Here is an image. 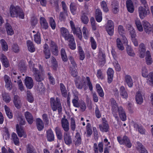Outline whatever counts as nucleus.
I'll use <instances>...</instances> for the list:
<instances>
[{
  "label": "nucleus",
  "mask_w": 153,
  "mask_h": 153,
  "mask_svg": "<svg viewBox=\"0 0 153 153\" xmlns=\"http://www.w3.org/2000/svg\"><path fill=\"white\" fill-rule=\"evenodd\" d=\"M10 12L11 16L12 17H17L24 19V14L22 10L19 7L11 6Z\"/></svg>",
  "instance_id": "20e7f679"
},
{
  "label": "nucleus",
  "mask_w": 153,
  "mask_h": 153,
  "mask_svg": "<svg viewBox=\"0 0 153 153\" xmlns=\"http://www.w3.org/2000/svg\"><path fill=\"white\" fill-rule=\"evenodd\" d=\"M87 14V12H85L84 11H82L80 19L82 22L85 24H87L89 21L88 18L86 16V14Z\"/></svg>",
  "instance_id": "b1692460"
},
{
  "label": "nucleus",
  "mask_w": 153,
  "mask_h": 153,
  "mask_svg": "<svg viewBox=\"0 0 153 153\" xmlns=\"http://www.w3.org/2000/svg\"><path fill=\"white\" fill-rule=\"evenodd\" d=\"M95 18L96 21L99 22H101L102 19V13L101 10L99 9L96 10Z\"/></svg>",
  "instance_id": "7c9ffc66"
},
{
  "label": "nucleus",
  "mask_w": 153,
  "mask_h": 153,
  "mask_svg": "<svg viewBox=\"0 0 153 153\" xmlns=\"http://www.w3.org/2000/svg\"><path fill=\"white\" fill-rule=\"evenodd\" d=\"M13 102L15 107L19 109L21 108L22 103L20 98L18 95L14 96Z\"/></svg>",
  "instance_id": "393cba45"
},
{
  "label": "nucleus",
  "mask_w": 153,
  "mask_h": 153,
  "mask_svg": "<svg viewBox=\"0 0 153 153\" xmlns=\"http://www.w3.org/2000/svg\"><path fill=\"white\" fill-rule=\"evenodd\" d=\"M99 126L100 130L102 132H106L108 131L109 126L108 123H102V124L100 125Z\"/></svg>",
  "instance_id": "a878e982"
},
{
  "label": "nucleus",
  "mask_w": 153,
  "mask_h": 153,
  "mask_svg": "<svg viewBox=\"0 0 153 153\" xmlns=\"http://www.w3.org/2000/svg\"><path fill=\"white\" fill-rule=\"evenodd\" d=\"M146 62L148 65H150L152 62V59L149 51H147L146 52Z\"/></svg>",
  "instance_id": "58836bf2"
},
{
  "label": "nucleus",
  "mask_w": 153,
  "mask_h": 153,
  "mask_svg": "<svg viewBox=\"0 0 153 153\" xmlns=\"http://www.w3.org/2000/svg\"><path fill=\"white\" fill-rule=\"evenodd\" d=\"M51 62L53 69L56 70L58 67V64L56 59L53 56L51 57Z\"/></svg>",
  "instance_id": "603ef678"
},
{
  "label": "nucleus",
  "mask_w": 153,
  "mask_h": 153,
  "mask_svg": "<svg viewBox=\"0 0 153 153\" xmlns=\"http://www.w3.org/2000/svg\"><path fill=\"white\" fill-rule=\"evenodd\" d=\"M116 43L117 47L119 50H124V47L120 39L119 38L117 39Z\"/></svg>",
  "instance_id": "864d4df0"
},
{
  "label": "nucleus",
  "mask_w": 153,
  "mask_h": 153,
  "mask_svg": "<svg viewBox=\"0 0 153 153\" xmlns=\"http://www.w3.org/2000/svg\"><path fill=\"white\" fill-rule=\"evenodd\" d=\"M50 102L51 107L53 111H56L57 110L59 114L62 112V108L60 99L56 97L55 99L54 97L50 98Z\"/></svg>",
  "instance_id": "7ed1b4c3"
},
{
  "label": "nucleus",
  "mask_w": 153,
  "mask_h": 153,
  "mask_svg": "<svg viewBox=\"0 0 153 153\" xmlns=\"http://www.w3.org/2000/svg\"><path fill=\"white\" fill-rule=\"evenodd\" d=\"M70 23L72 31L74 34H76L79 39L81 40L82 38V32L80 28L77 27H75L74 22L72 21H70Z\"/></svg>",
  "instance_id": "6e6552de"
},
{
  "label": "nucleus",
  "mask_w": 153,
  "mask_h": 153,
  "mask_svg": "<svg viewBox=\"0 0 153 153\" xmlns=\"http://www.w3.org/2000/svg\"><path fill=\"white\" fill-rule=\"evenodd\" d=\"M60 31L61 35L64 39L70 34L68 30L64 27H61Z\"/></svg>",
  "instance_id": "c9c22d12"
},
{
  "label": "nucleus",
  "mask_w": 153,
  "mask_h": 153,
  "mask_svg": "<svg viewBox=\"0 0 153 153\" xmlns=\"http://www.w3.org/2000/svg\"><path fill=\"white\" fill-rule=\"evenodd\" d=\"M4 80L5 82V87L7 89L10 90L12 87V83L10 77L5 75L4 77Z\"/></svg>",
  "instance_id": "f3484780"
},
{
  "label": "nucleus",
  "mask_w": 153,
  "mask_h": 153,
  "mask_svg": "<svg viewBox=\"0 0 153 153\" xmlns=\"http://www.w3.org/2000/svg\"><path fill=\"white\" fill-rule=\"evenodd\" d=\"M101 5L104 12H107L108 11L106 3L105 1H102L101 3Z\"/></svg>",
  "instance_id": "69168bd1"
},
{
  "label": "nucleus",
  "mask_w": 153,
  "mask_h": 153,
  "mask_svg": "<svg viewBox=\"0 0 153 153\" xmlns=\"http://www.w3.org/2000/svg\"><path fill=\"white\" fill-rule=\"evenodd\" d=\"M4 108L7 116L9 118L11 119L13 117V114L10 109L6 105L4 106Z\"/></svg>",
  "instance_id": "8fccbe9b"
},
{
  "label": "nucleus",
  "mask_w": 153,
  "mask_h": 153,
  "mask_svg": "<svg viewBox=\"0 0 153 153\" xmlns=\"http://www.w3.org/2000/svg\"><path fill=\"white\" fill-rule=\"evenodd\" d=\"M11 138L14 144L16 145L19 146V141L17 134L15 133H13Z\"/></svg>",
  "instance_id": "37998d69"
},
{
  "label": "nucleus",
  "mask_w": 153,
  "mask_h": 153,
  "mask_svg": "<svg viewBox=\"0 0 153 153\" xmlns=\"http://www.w3.org/2000/svg\"><path fill=\"white\" fill-rule=\"evenodd\" d=\"M34 40L38 44H40L41 42L40 34L39 32L34 35Z\"/></svg>",
  "instance_id": "de8ad7c7"
},
{
  "label": "nucleus",
  "mask_w": 153,
  "mask_h": 153,
  "mask_svg": "<svg viewBox=\"0 0 153 153\" xmlns=\"http://www.w3.org/2000/svg\"><path fill=\"white\" fill-rule=\"evenodd\" d=\"M138 11L139 16L141 19H143L150 13L148 6L146 7L142 6L139 7L138 8Z\"/></svg>",
  "instance_id": "423d86ee"
},
{
  "label": "nucleus",
  "mask_w": 153,
  "mask_h": 153,
  "mask_svg": "<svg viewBox=\"0 0 153 153\" xmlns=\"http://www.w3.org/2000/svg\"><path fill=\"white\" fill-rule=\"evenodd\" d=\"M25 82L27 88L31 89L33 86V82L32 78L30 77L27 76L25 79Z\"/></svg>",
  "instance_id": "6ab92c4d"
},
{
  "label": "nucleus",
  "mask_w": 153,
  "mask_h": 153,
  "mask_svg": "<svg viewBox=\"0 0 153 153\" xmlns=\"http://www.w3.org/2000/svg\"><path fill=\"white\" fill-rule=\"evenodd\" d=\"M70 127L71 130L74 131L75 130L76 128V125L74 118L71 117V118Z\"/></svg>",
  "instance_id": "6e6d98bb"
},
{
  "label": "nucleus",
  "mask_w": 153,
  "mask_h": 153,
  "mask_svg": "<svg viewBox=\"0 0 153 153\" xmlns=\"http://www.w3.org/2000/svg\"><path fill=\"white\" fill-rule=\"evenodd\" d=\"M0 43L3 51H7L8 50V46L5 40L3 39H1L0 40Z\"/></svg>",
  "instance_id": "a18cd8bd"
},
{
  "label": "nucleus",
  "mask_w": 153,
  "mask_h": 153,
  "mask_svg": "<svg viewBox=\"0 0 153 153\" xmlns=\"http://www.w3.org/2000/svg\"><path fill=\"white\" fill-rule=\"evenodd\" d=\"M27 99L28 101L30 102H33L34 99L32 94L29 91H27Z\"/></svg>",
  "instance_id": "bf43d9fd"
},
{
  "label": "nucleus",
  "mask_w": 153,
  "mask_h": 153,
  "mask_svg": "<svg viewBox=\"0 0 153 153\" xmlns=\"http://www.w3.org/2000/svg\"><path fill=\"white\" fill-rule=\"evenodd\" d=\"M81 136L79 132H77L74 137V142L76 146H79L81 143Z\"/></svg>",
  "instance_id": "aec40b11"
},
{
  "label": "nucleus",
  "mask_w": 153,
  "mask_h": 153,
  "mask_svg": "<svg viewBox=\"0 0 153 153\" xmlns=\"http://www.w3.org/2000/svg\"><path fill=\"white\" fill-rule=\"evenodd\" d=\"M17 119L19 122L20 125H23L25 124L26 122L25 120L23 117L22 115H19L17 117Z\"/></svg>",
  "instance_id": "5fc2aeb1"
},
{
  "label": "nucleus",
  "mask_w": 153,
  "mask_h": 153,
  "mask_svg": "<svg viewBox=\"0 0 153 153\" xmlns=\"http://www.w3.org/2000/svg\"><path fill=\"white\" fill-rule=\"evenodd\" d=\"M61 126L65 132H68L69 130V123L67 119L62 118L61 120Z\"/></svg>",
  "instance_id": "ddd939ff"
},
{
  "label": "nucleus",
  "mask_w": 153,
  "mask_h": 153,
  "mask_svg": "<svg viewBox=\"0 0 153 153\" xmlns=\"http://www.w3.org/2000/svg\"><path fill=\"white\" fill-rule=\"evenodd\" d=\"M112 10L114 14L117 13L119 11V3L117 1L114 0L112 2Z\"/></svg>",
  "instance_id": "a211bd4d"
},
{
  "label": "nucleus",
  "mask_w": 153,
  "mask_h": 153,
  "mask_svg": "<svg viewBox=\"0 0 153 153\" xmlns=\"http://www.w3.org/2000/svg\"><path fill=\"white\" fill-rule=\"evenodd\" d=\"M25 117L29 124H32L33 122V118L31 113L28 111H26L25 113Z\"/></svg>",
  "instance_id": "bb28decb"
},
{
  "label": "nucleus",
  "mask_w": 153,
  "mask_h": 153,
  "mask_svg": "<svg viewBox=\"0 0 153 153\" xmlns=\"http://www.w3.org/2000/svg\"><path fill=\"white\" fill-rule=\"evenodd\" d=\"M139 50L141 54L140 57L143 58L144 56V53L146 51V49L144 44L142 43L139 45Z\"/></svg>",
  "instance_id": "79ce46f5"
},
{
  "label": "nucleus",
  "mask_w": 153,
  "mask_h": 153,
  "mask_svg": "<svg viewBox=\"0 0 153 153\" xmlns=\"http://www.w3.org/2000/svg\"><path fill=\"white\" fill-rule=\"evenodd\" d=\"M27 44L28 50L29 51L31 52H33L35 51V48L33 42L31 41L27 40Z\"/></svg>",
  "instance_id": "f704fd0d"
},
{
  "label": "nucleus",
  "mask_w": 153,
  "mask_h": 153,
  "mask_svg": "<svg viewBox=\"0 0 153 153\" xmlns=\"http://www.w3.org/2000/svg\"><path fill=\"white\" fill-rule=\"evenodd\" d=\"M110 102L111 112L113 116L117 120L118 119L119 116L122 121H125L126 120V116L123 107L118 106L116 101L113 98L111 99Z\"/></svg>",
  "instance_id": "f257e3e1"
},
{
  "label": "nucleus",
  "mask_w": 153,
  "mask_h": 153,
  "mask_svg": "<svg viewBox=\"0 0 153 153\" xmlns=\"http://www.w3.org/2000/svg\"><path fill=\"white\" fill-rule=\"evenodd\" d=\"M60 90L62 95L65 97L67 96V91L65 85L62 83L60 84Z\"/></svg>",
  "instance_id": "e433bc0d"
},
{
  "label": "nucleus",
  "mask_w": 153,
  "mask_h": 153,
  "mask_svg": "<svg viewBox=\"0 0 153 153\" xmlns=\"http://www.w3.org/2000/svg\"><path fill=\"white\" fill-rule=\"evenodd\" d=\"M124 81L128 86L131 88L133 85V82L131 77L129 75H126L124 76Z\"/></svg>",
  "instance_id": "412c9836"
},
{
  "label": "nucleus",
  "mask_w": 153,
  "mask_h": 153,
  "mask_svg": "<svg viewBox=\"0 0 153 153\" xmlns=\"http://www.w3.org/2000/svg\"><path fill=\"white\" fill-rule=\"evenodd\" d=\"M1 59L3 65L5 68L8 67L10 64L7 57L4 54H2L1 56Z\"/></svg>",
  "instance_id": "c756f323"
},
{
  "label": "nucleus",
  "mask_w": 153,
  "mask_h": 153,
  "mask_svg": "<svg viewBox=\"0 0 153 153\" xmlns=\"http://www.w3.org/2000/svg\"><path fill=\"white\" fill-rule=\"evenodd\" d=\"M97 91L100 97H102L104 96V93L102 87L99 84H97L96 86Z\"/></svg>",
  "instance_id": "ea45409f"
},
{
  "label": "nucleus",
  "mask_w": 153,
  "mask_h": 153,
  "mask_svg": "<svg viewBox=\"0 0 153 153\" xmlns=\"http://www.w3.org/2000/svg\"><path fill=\"white\" fill-rule=\"evenodd\" d=\"M6 29L7 34L11 36L14 34V31L12 26L9 24L6 25Z\"/></svg>",
  "instance_id": "49530a36"
},
{
  "label": "nucleus",
  "mask_w": 153,
  "mask_h": 153,
  "mask_svg": "<svg viewBox=\"0 0 153 153\" xmlns=\"http://www.w3.org/2000/svg\"><path fill=\"white\" fill-rule=\"evenodd\" d=\"M135 99L137 103L139 104H141L143 102L142 95L140 91L137 92L136 94Z\"/></svg>",
  "instance_id": "473e14b6"
},
{
  "label": "nucleus",
  "mask_w": 153,
  "mask_h": 153,
  "mask_svg": "<svg viewBox=\"0 0 153 153\" xmlns=\"http://www.w3.org/2000/svg\"><path fill=\"white\" fill-rule=\"evenodd\" d=\"M143 25L146 33H150L152 30V25H151L148 22L144 20L143 22Z\"/></svg>",
  "instance_id": "9d476101"
},
{
  "label": "nucleus",
  "mask_w": 153,
  "mask_h": 153,
  "mask_svg": "<svg viewBox=\"0 0 153 153\" xmlns=\"http://www.w3.org/2000/svg\"><path fill=\"white\" fill-rule=\"evenodd\" d=\"M120 95L123 98L126 99L128 98V93L124 86H121L120 87Z\"/></svg>",
  "instance_id": "cd10ccee"
},
{
  "label": "nucleus",
  "mask_w": 153,
  "mask_h": 153,
  "mask_svg": "<svg viewBox=\"0 0 153 153\" xmlns=\"http://www.w3.org/2000/svg\"><path fill=\"white\" fill-rule=\"evenodd\" d=\"M86 130L87 137L90 136L92 134V131L91 124L89 123H87L86 126Z\"/></svg>",
  "instance_id": "4d7b16f0"
},
{
  "label": "nucleus",
  "mask_w": 153,
  "mask_h": 153,
  "mask_svg": "<svg viewBox=\"0 0 153 153\" xmlns=\"http://www.w3.org/2000/svg\"><path fill=\"white\" fill-rule=\"evenodd\" d=\"M64 140L65 143L70 146L72 143V137L68 132H64L63 134Z\"/></svg>",
  "instance_id": "9b49d317"
},
{
  "label": "nucleus",
  "mask_w": 153,
  "mask_h": 153,
  "mask_svg": "<svg viewBox=\"0 0 153 153\" xmlns=\"http://www.w3.org/2000/svg\"><path fill=\"white\" fill-rule=\"evenodd\" d=\"M64 39L65 40L67 41L69 43L75 41L74 36L72 34H70Z\"/></svg>",
  "instance_id": "0e129e2a"
},
{
  "label": "nucleus",
  "mask_w": 153,
  "mask_h": 153,
  "mask_svg": "<svg viewBox=\"0 0 153 153\" xmlns=\"http://www.w3.org/2000/svg\"><path fill=\"white\" fill-rule=\"evenodd\" d=\"M27 153H37L35 149L31 144H28L26 146Z\"/></svg>",
  "instance_id": "4c0bfd02"
},
{
  "label": "nucleus",
  "mask_w": 153,
  "mask_h": 153,
  "mask_svg": "<svg viewBox=\"0 0 153 153\" xmlns=\"http://www.w3.org/2000/svg\"><path fill=\"white\" fill-rule=\"evenodd\" d=\"M79 98L78 95L75 94H74V98L72 100L74 106L76 107H79L80 103L79 102Z\"/></svg>",
  "instance_id": "2f4dec72"
},
{
  "label": "nucleus",
  "mask_w": 153,
  "mask_h": 153,
  "mask_svg": "<svg viewBox=\"0 0 153 153\" xmlns=\"http://www.w3.org/2000/svg\"><path fill=\"white\" fill-rule=\"evenodd\" d=\"M126 7L128 12L133 13L134 10V6L131 0H126Z\"/></svg>",
  "instance_id": "dca6fc26"
},
{
  "label": "nucleus",
  "mask_w": 153,
  "mask_h": 153,
  "mask_svg": "<svg viewBox=\"0 0 153 153\" xmlns=\"http://www.w3.org/2000/svg\"><path fill=\"white\" fill-rule=\"evenodd\" d=\"M145 147L144 146L142 145V144L139 142H137V145H136V148L137 149L139 152L142 150Z\"/></svg>",
  "instance_id": "e2e57ef3"
},
{
  "label": "nucleus",
  "mask_w": 153,
  "mask_h": 153,
  "mask_svg": "<svg viewBox=\"0 0 153 153\" xmlns=\"http://www.w3.org/2000/svg\"><path fill=\"white\" fill-rule=\"evenodd\" d=\"M117 139L120 144L125 145L128 148L131 147L132 144L131 141L129 138L126 135H124L123 137L118 136L117 137Z\"/></svg>",
  "instance_id": "0eeeda50"
},
{
  "label": "nucleus",
  "mask_w": 153,
  "mask_h": 153,
  "mask_svg": "<svg viewBox=\"0 0 153 153\" xmlns=\"http://www.w3.org/2000/svg\"><path fill=\"white\" fill-rule=\"evenodd\" d=\"M43 53L44 57L46 59H49L51 56V53L50 50L49 49L48 45L45 44L43 45Z\"/></svg>",
  "instance_id": "f8f14e48"
},
{
  "label": "nucleus",
  "mask_w": 153,
  "mask_h": 153,
  "mask_svg": "<svg viewBox=\"0 0 153 153\" xmlns=\"http://www.w3.org/2000/svg\"><path fill=\"white\" fill-rule=\"evenodd\" d=\"M46 138L47 140L49 142H51L54 140V136L53 131L51 129L47 131Z\"/></svg>",
  "instance_id": "4be33fe9"
},
{
  "label": "nucleus",
  "mask_w": 153,
  "mask_h": 153,
  "mask_svg": "<svg viewBox=\"0 0 153 153\" xmlns=\"http://www.w3.org/2000/svg\"><path fill=\"white\" fill-rule=\"evenodd\" d=\"M16 128L17 133L19 137H22L23 136L25 138L26 137L27 135L22 126H19L18 124H17Z\"/></svg>",
  "instance_id": "2eb2a0df"
},
{
  "label": "nucleus",
  "mask_w": 153,
  "mask_h": 153,
  "mask_svg": "<svg viewBox=\"0 0 153 153\" xmlns=\"http://www.w3.org/2000/svg\"><path fill=\"white\" fill-rule=\"evenodd\" d=\"M104 142L105 143V146H106L104 149V153H109V149L111 146H108L110 144V142L106 138L104 139Z\"/></svg>",
  "instance_id": "c03bdc74"
},
{
  "label": "nucleus",
  "mask_w": 153,
  "mask_h": 153,
  "mask_svg": "<svg viewBox=\"0 0 153 153\" xmlns=\"http://www.w3.org/2000/svg\"><path fill=\"white\" fill-rule=\"evenodd\" d=\"M3 100L6 103H9L11 101L10 96L8 93L3 92L2 94Z\"/></svg>",
  "instance_id": "72a5a7b5"
},
{
  "label": "nucleus",
  "mask_w": 153,
  "mask_h": 153,
  "mask_svg": "<svg viewBox=\"0 0 153 153\" xmlns=\"http://www.w3.org/2000/svg\"><path fill=\"white\" fill-rule=\"evenodd\" d=\"M90 42L92 48L93 49H95L97 48V43L94 38L92 37H91Z\"/></svg>",
  "instance_id": "338daca9"
},
{
  "label": "nucleus",
  "mask_w": 153,
  "mask_h": 153,
  "mask_svg": "<svg viewBox=\"0 0 153 153\" xmlns=\"http://www.w3.org/2000/svg\"><path fill=\"white\" fill-rule=\"evenodd\" d=\"M55 131L57 139L59 140H62V134L60 128L58 127H56L55 129Z\"/></svg>",
  "instance_id": "a19ab883"
},
{
  "label": "nucleus",
  "mask_w": 153,
  "mask_h": 153,
  "mask_svg": "<svg viewBox=\"0 0 153 153\" xmlns=\"http://www.w3.org/2000/svg\"><path fill=\"white\" fill-rule=\"evenodd\" d=\"M118 31L120 35H123L125 33V30L123 26L119 25L118 27Z\"/></svg>",
  "instance_id": "774afa93"
},
{
  "label": "nucleus",
  "mask_w": 153,
  "mask_h": 153,
  "mask_svg": "<svg viewBox=\"0 0 153 153\" xmlns=\"http://www.w3.org/2000/svg\"><path fill=\"white\" fill-rule=\"evenodd\" d=\"M135 23L138 30L140 32H142L143 29L140 21L139 20H136Z\"/></svg>",
  "instance_id": "3c124183"
},
{
  "label": "nucleus",
  "mask_w": 153,
  "mask_h": 153,
  "mask_svg": "<svg viewBox=\"0 0 153 153\" xmlns=\"http://www.w3.org/2000/svg\"><path fill=\"white\" fill-rule=\"evenodd\" d=\"M114 28V24L111 20H108L105 29Z\"/></svg>",
  "instance_id": "13d9d810"
},
{
  "label": "nucleus",
  "mask_w": 153,
  "mask_h": 153,
  "mask_svg": "<svg viewBox=\"0 0 153 153\" xmlns=\"http://www.w3.org/2000/svg\"><path fill=\"white\" fill-rule=\"evenodd\" d=\"M49 44L52 53L54 55L57 56L58 55L59 51L57 44L51 40Z\"/></svg>",
  "instance_id": "1a4fd4ad"
},
{
  "label": "nucleus",
  "mask_w": 153,
  "mask_h": 153,
  "mask_svg": "<svg viewBox=\"0 0 153 153\" xmlns=\"http://www.w3.org/2000/svg\"><path fill=\"white\" fill-rule=\"evenodd\" d=\"M142 75L144 77L147 78V82L150 85L153 86V72L148 74V71L145 67H143L142 69Z\"/></svg>",
  "instance_id": "39448f33"
},
{
  "label": "nucleus",
  "mask_w": 153,
  "mask_h": 153,
  "mask_svg": "<svg viewBox=\"0 0 153 153\" xmlns=\"http://www.w3.org/2000/svg\"><path fill=\"white\" fill-rule=\"evenodd\" d=\"M36 65H34L32 68H30L33 73V76L35 78V80L37 82H41L44 79V73L43 72L42 67L41 65L39 64V70L36 68Z\"/></svg>",
  "instance_id": "f03ea898"
},
{
  "label": "nucleus",
  "mask_w": 153,
  "mask_h": 153,
  "mask_svg": "<svg viewBox=\"0 0 153 153\" xmlns=\"http://www.w3.org/2000/svg\"><path fill=\"white\" fill-rule=\"evenodd\" d=\"M107 73L108 75V82L109 83H110L113 80L114 73V71L112 69L109 68L107 71Z\"/></svg>",
  "instance_id": "5701e85b"
},
{
  "label": "nucleus",
  "mask_w": 153,
  "mask_h": 153,
  "mask_svg": "<svg viewBox=\"0 0 153 153\" xmlns=\"http://www.w3.org/2000/svg\"><path fill=\"white\" fill-rule=\"evenodd\" d=\"M126 49L127 53L129 56H134L135 54L130 46L127 45H126Z\"/></svg>",
  "instance_id": "09e8293b"
},
{
  "label": "nucleus",
  "mask_w": 153,
  "mask_h": 153,
  "mask_svg": "<svg viewBox=\"0 0 153 153\" xmlns=\"http://www.w3.org/2000/svg\"><path fill=\"white\" fill-rule=\"evenodd\" d=\"M40 28L41 30H46L48 28V25L46 19L44 17L40 18Z\"/></svg>",
  "instance_id": "4468645a"
},
{
  "label": "nucleus",
  "mask_w": 153,
  "mask_h": 153,
  "mask_svg": "<svg viewBox=\"0 0 153 153\" xmlns=\"http://www.w3.org/2000/svg\"><path fill=\"white\" fill-rule=\"evenodd\" d=\"M49 24L52 29L53 30L55 29L56 26V24L53 17H51L49 18Z\"/></svg>",
  "instance_id": "680f3d73"
},
{
  "label": "nucleus",
  "mask_w": 153,
  "mask_h": 153,
  "mask_svg": "<svg viewBox=\"0 0 153 153\" xmlns=\"http://www.w3.org/2000/svg\"><path fill=\"white\" fill-rule=\"evenodd\" d=\"M82 32L84 38L85 39H87L89 36V33L88 29L86 27H83Z\"/></svg>",
  "instance_id": "052dcab7"
},
{
  "label": "nucleus",
  "mask_w": 153,
  "mask_h": 153,
  "mask_svg": "<svg viewBox=\"0 0 153 153\" xmlns=\"http://www.w3.org/2000/svg\"><path fill=\"white\" fill-rule=\"evenodd\" d=\"M37 128L39 131H42L44 128V125L42 121L39 118L36 119V120Z\"/></svg>",
  "instance_id": "c85d7f7f"
}]
</instances>
